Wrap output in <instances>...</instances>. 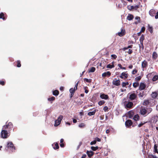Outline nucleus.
Listing matches in <instances>:
<instances>
[{
    "label": "nucleus",
    "mask_w": 158,
    "mask_h": 158,
    "mask_svg": "<svg viewBox=\"0 0 158 158\" xmlns=\"http://www.w3.org/2000/svg\"><path fill=\"white\" fill-rule=\"evenodd\" d=\"M128 84H129L128 82H123L122 83V87H125L126 85H128Z\"/></svg>",
    "instance_id": "obj_43"
},
{
    "label": "nucleus",
    "mask_w": 158,
    "mask_h": 158,
    "mask_svg": "<svg viewBox=\"0 0 158 158\" xmlns=\"http://www.w3.org/2000/svg\"><path fill=\"white\" fill-rule=\"evenodd\" d=\"M85 125L84 123H81L79 125V127L80 128H83L85 127Z\"/></svg>",
    "instance_id": "obj_41"
},
{
    "label": "nucleus",
    "mask_w": 158,
    "mask_h": 158,
    "mask_svg": "<svg viewBox=\"0 0 158 158\" xmlns=\"http://www.w3.org/2000/svg\"><path fill=\"white\" fill-rule=\"evenodd\" d=\"M76 90V89H75L71 88L69 89V91L70 93H74L75 91Z\"/></svg>",
    "instance_id": "obj_42"
},
{
    "label": "nucleus",
    "mask_w": 158,
    "mask_h": 158,
    "mask_svg": "<svg viewBox=\"0 0 158 158\" xmlns=\"http://www.w3.org/2000/svg\"><path fill=\"white\" fill-rule=\"evenodd\" d=\"M95 110L93 111L92 112H90L88 113V115L89 116H91L94 115L95 114Z\"/></svg>",
    "instance_id": "obj_33"
},
{
    "label": "nucleus",
    "mask_w": 158,
    "mask_h": 158,
    "mask_svg": "<svg viewBox=\"0 0 158 158\" xmlns=\"http://www.w3.org/2000/svg\"><path fill=\"white\" fill-rule=\"evenodd\" d=\"M61 123V122L58 120H56L55 121L54 126L57 127Z\"/></svg>",
    "instance_id": "obj_21"
},
{
    "label": "nucleus",
    "mask_w": 158,
    "mask_h": 158,
    "mask_svg": "<svg viewBox=\"0 0 158 158\" xmlns=\"http://www.w3.org/2000/svg\"><path fill=\"white\" fill-rule=\"evenodd\" d=\"M108 107L107 106H105L104 108H103V110L105 111V112H106L107 111V110H108Z\"/></svg>",
    "instance_id": "obj_56"
},
{
    "label": "nucleus",
    "mask_w": 158,
    "mask_h": 158,
    "mask_svg": "<svg viewBox=\"0 0 158 158\" xmlns=\"http://www.w3.org/2000/svg\"><path fill=\"white\" fill-rule=\"evenodd\" d=\"M84 81L87 82H90L91 81V80L90 79H88L86 78H85L84 79Z\"/></svg>",
    "instance_id": "obj_49"
},
{
    "label": "nucleus",
    "mask_w": 158,
    "mask_h": 158,
    "mask_svg": "<svg viewBox=\"0 0 158 158\" xmlns=\"http://www.w3.org/2000/svg\"><path fill=\"white\" fill-rule=\"evenodd\" d=\"M141 79V77L140 76H138V77H136L135 79V81H139Z\"/></svg>",
    "instance_id": "obj_47"
},
{
    "label": "nucleus",
    "mask_w": 158,
    "mask_h": 158,
    "mask_svg": "<svg viewBox=\"0 0 158 158\" xmlns=\"http://www.w3.org/2000/svg\"><path fill=\"white\" fill-rule=\"evenodd\" d=\"M128 95H130L129 98L131 101L135 100L137 98V95L135 93H131L130 94H128Z\"/></svg>",
    "instance_id": "obj_4"
},
{
    "label": "nucleus",
    "mask_w": 158,
    "mask_h": 158,
    "mask_svg": "<svg viewBox=\"0 0 158 158\" xmlns=\"http://www.w3.org/2000/svg\"><path fill=\"white\" fill-rule=\"evenodd\" d=\"M134 10H136L139 7V5H134Z\"/></svg>",
    "instance_id": "obj_53"
},
{
    "label": "nucleus",
    "mask_w": 158,
    "mask_h": 158,
    "mask_svg": "<svg viewBox=\"0 0 158 158\" xmlns=\"http://www.w3.org/2000/svg\"><path fill=\"white\" fill-rule=\"evenodd\" d=\"M138 96L141 99L143 98L144 96V94L143 92H140L138 94Z\"/></svg>",
    "instance_id": "obj_27"
},
{
    "label": "nucleus",
    "mask_w": 158,
    "mask_h": 158,
    "mask_svg": "<svg viewBox=\"0 0 158 158\" xmlns=\"http://www.w3.org/2000/svg\"><path fill=\"white\" fill-rule=\"evenodd\" d=\"M133 85L134 87L136 88L139 85V83L137 82L134 83Z\"/></svg>",
    "instance_id": "obj_35"
},
{
    "label": "nucleus",
    "mask_w": 158,
    "mask_h": 158,
    "mask_svg": "<svg viewBox=\"0 0 158 158\" xmlns=\"http://www.w3.org/2000/svg\"><path fill=\"white\" fill-rule=\"evenodd\" d=\"M64 87H63V86H61L60 88V90L61 91H62L64 90Z\"/></svg>",
    "instance_id": "obj_61"
},
{
    "label": "nucleus",
    "mask_w": 158,
    "mask_h": 158,
    "mask_svg": "<svg viewBox=\"0 0 158 158\" xmlns=\"http://www.w3.org/2000/svg\"><path fill=\"white\" fill-rule=\"evenodd\" d=\"M111 56L112 58H113L114 59H115L117 57L116 55L115 54L111 55Z\"/></svg>",
    "instance_id": "obj_52"
},
{
    "label": "nucleus",
    "mask_w": 158,
    "mask_h": 158,
    "mask_svg": "<svg viewBox=\"0 0 158 158\" xmlns=\"http://www.w3.org/2000/svg\"><path fill=\"white\" fill-rule=\"evenodd\" d=\"M148 158H158L156 156L152 154H150L148 156Z\"/></svg>",
    "instance_id": "obj_31"
},
{
    "label": "nucleus",
    "mask_w": 158,
    "mask_h": 158,
    "mask_svg": "<svg viewBox=\"0 0 158 158\" xmlns=\"http://www.w3.org/2000/svg\"><path fill=\"white\" fill-rule=\"evenodd\" d=\"M157 145L155 144L154 146V152H156L158 154V151L157 149Z\"/></svg>",
    "instance_id": "obj_32"
},
{
    "label": "nucleus",
    "mask_w": 158,
    "mask_h": 158,
    "mask_svg": "<svg viewBox=\"0 0 158 158\" xmlns=\"http://www.w3.org/2000/svg\"><path fill=\"white\" fill-rule=\"evenodd\" d=\"M146 123V122H142L139 124H138V127H141L142 126H143L144 124L145 123Z\"/></svg>",
    "instance_id": "obj_40"
},
{
    "label": "nucleus",
    "mask_w": 158,
    "mask_h": 158,
    "mask_svg": "<svg viewBox=\"0 0 158 158\" xmlns=\"http://www.w3.org/2000/svg\"><path fill=\"white\" fill-rule=\"evenodd\" d=\"M112 64H109L107 65L106 67L108 68L111 69L114 67V62H113L111 63Z\"/></svg>",
    "instance_id": "obj_19"
},
{
    "label": "nucleus",
    "mask_w": 158,
    "mask_h": 158,
    "mask_svg": "<svg viewBox=\"0 0 158 158\" xmlns=\"http://www.w3.org/2000/svg\"><path fill=\"white\" fill-rule=\"evenodd\" d=\"M133 103L131 102H129L126 105V106L127 108H131L132 105Z\"/></svg>",
    "instance_id": "obj_20"
},
{
    "label": "nucleus",
    "mask_w": 158,
    "mask_h": 158,
    "mask_svg": "<svg viewBox=\"0 0 158 158\" xmlns=\"http://www.w3.org/2000/svg\"><path fill=\"white\" fill-rule=\"evenodd\" d=\"M148 65V62L145 60H144L142 63V67L143 69V70H144V69Z\"/></svg>",
    "instance_id": "obj_9"
},
{
    "label": "nucleus",
    "mask_w": 158,
    "mask_h": 158,
    "mask_svg": "<svg viewBox=\"0 0 158 158\" xmlns=\"http://www.w3.org/2000/svg\"><path fill=\"white\" fill-rule=\"evenodd\" d=\"M104 103L105 101H101L98 102V104L99 106H101L102 105L104 104Z\"/></svg>",
    "instance_id": "obj_44"
},
{
    "label": "nucleus",
    "mask_w": 158,
    "mask_h": 158,
    "mask_svg": "<svg viewBox=\"0 0 158 158\" xmlns=\"http://www.w3.org/2000/svg\"><path fill=\"white\" fill-rule=\"evenodd\" d=\"M148 102H149L148 101H145L143 103V105H146L148 104Z\"/></svg>",
    "instance_id": "obj_55"
},
{
    "label": "nucleus",
    "mask_w": 158,
    "mask_h": 158,
    "mask_svg": "<svg viewBox=\"0 0 158 158\" xmlns=\"http://www.w3.org/2000/svg\"><path fill=\"white\" fill-rule=\"evenodd\" d=\"M144 36L143 35H142L140 37L139 39V41L140 42V44H141L142 46V49H143V41L144 40Z\"/></svg>",
    "instance_id": "obj_14"
},
{
    "label": "nucleus",
    "mask_w": 158,
    "mask_h": 158,
    "mask_svg": "<svg viewBox=\"0 0 158 158\" xmlns=\"http://www.w3.org/2000/svg\"><path fill=\"white\" fill-rule=\"evenodd\" d=\"M145 28L144 27H143L141 28L140 32H143L145 31Z\"/></svg>",
    "instance_id": "obj_57"
},
{
    "label": "nucleus",
    "mask_w": 158,
    "mask_h": 158,
    "mask_svg": "<svg viewBox=\"0 0 158 158\" xmlns=\"http://www.w3.org/2000/svg\"><path fill=\"white\" fill-rule=\"evenodd\" d=\"M13 125L12 123H9L8 124L2 127V129H7L9 131L12 130Z\"/></svg>",
    "instance_id": "obj_2"
},
{
    "label": "nucleus",
    "mask_w": 158,
    "mask_h": 158,
    "mask_svg": "<svg viewBox=\"0 0 158 158\" xmlns=\"http://www.w3.org/2000/svg\"><path fill=\"white\" fill-rule=\"evenodd\" d=\"M125 33V30L123 29H122L120 32L118 33V35L120 36H122L124 35Z\"/></svg>",
    "instance_id": "obj_15"
},
{
    "label": "nucleus",
    "mask_w": 158,
    "mask_h": 158,
    "mask_svg": "<svg viewBox=\"0 0 158 158\" xmlns=\"http://www.w3.org/2000/svg\"><path fill=\"white\" fill-rule=\"evenodd\" d=\"M152 97L153 98H155L157 96V93L156 92H153L152 93Z\"/></svg>",
    "instance_id": "obj_26"
},
{
    "label": "nucleus",
    "mask_w": 158,
    "mask_h": 158,
    "mask_svg": "<svg viewBox=\"0 0 158 158\" xmlns=\"http://www.w3.org/2000/svg\"><path fill=\"white\" fill-rule=\"evenodd\" d=\"M128 48H131V45H130V46H129L127 48H124V50H125L126 49H127Z\"/></svg>",
    "instance_id": "obj_63"
},
{
    "label": "nucleus",
    "mask_w": 158,
    "mask_h": 158,
    "mask_svg": "<svg viewBox=\"0 0 158 158\" xmlns=\"http://www.w3.org/2000/svg\"><path fill=\"white\" fill-rule=\"evenodd\" d=\"M5 83L3 81H0V84L2 85H4Z\"/></svg>",
    "instance_id": "obj_60"
},
{
    "label": "nucleus",
    "mask_w": 158,
    "mask_h": 158,
    "mask_svg": "<svg viewBox=\"0 0 158 158\" xmlns=\"http://www.w3.org/2000/svg\"><path fill=\"white\" fill-rule=\"evenodd\" d=\"M145 87L146 85L144 83H141L139 88V89L140 90H143L145 88Z\"/></svg>",
    "instance_id": "obj_11"
},
{
    "label": "nucleus",
    "mask_w": 158,
    "mask_h": 158,
    "mask_svg": "<svg viewBox=\"0 0 158 158\" xmlns=\"http://www.w3.org/2000/svg\"><path fill=\"white\" fill-rule=\"evenodd\" d=\"M86 153L87 155L89 157H91L94 154V152L91 151H87Z\"/></svg>",
    "instance_id": "obj_16"
},
{
    "label": "nucleus",
    "mask_w": 158,
    "mask_h": 158,
    "mask_svg": "<svg viewBox=\"0 0 158 158\" xmlns=\"http://www.w3.org/2000/svg\"><path fill=\"white\" fill-rule=\"evenodd\" d=\"M52 93L54 95L57 96L59 94V92L58 90H56L53 91Z\"/></svg>",
    "instance_id": "obj_25"
},
{
    "label": "nucleus",
    "mask_w": 158,
    "mask_h": 158,
    "mask_svg": "<svg viewBox=\"0 0 158 158\" xmlns=\"http://www.w3.org/2000/svg\"><path fill=\"white\" fill-rule=\"evenodd\" d=\"M98 146L96 147L92 146L91 147V149L94 151H96V150L98 149Z\"/></svg>",
    "instance_id": "obj_39"
},
{
    "label": "nucleus",
    "mask_w": 158,
    "mask_h": 158,
    "mask_svg": "<svg viewBox=\"0 0 158 158\" xmlns=\"http://www.w3.org/2000/svg\"><path fill=\"white\" fill-rule=\"evenodd\" d=\"M158 79V76L155 75L152 78V80L153 81H155Z\"/></svg>",
    "instance_id": "obj_37"
},
{
    "label": "nucleus",
    "mask_w": 158,
    "mask_h": 158,
    "mask_svg": "<svg viewBox=\"0 0 158 158\" xmlns=\"http://www.w3.org/2000/svg\"><path fill=\"white\" fill-rule=\"evenodd\" d=\"M55 99V98L53 96L49 98H48V100L49 101H54Z\"/></svg>",
    "instance_id": "obj_29"
},
{
    "label": "nucleus",
    "mask_w": 158,
    "mask_h": 158,
    "mask_svg": "<svg viewBox=\"0 0 158 158\" xmlns=\"http://www.w3.org/2000/svg\"><path fill=\"white\" fill-rule=\"evenodd\" d=\"M132 124V122L131 120H128L126 121L125 123L126 126L127 127H129L131 126Z\"/></svg>",
    "instance_id": "obj_6"
},
{
    "label": "nucleus",
    "mask_w": 158,
    "mask_h": 158,
    "mask_svg": "<svg viewBox=\"0 0 158 158\" xmlns=\"http://www.w3.org/2000/svg\"><path fill=\"white\" fill-rule=\"evenodd\" d=\"M133 15L131 14H128L127 17V19L130 21L131 20L133 19Z\"/></svg>",
    "instance_id": "obj_22"
},
{
    "label": "nucleus",
    "mask_w": 158,
    "mask_h": 158,
    "mask_svg": "<svg viewBox=\"0 0 158 158\" xmlns=\"http://www.w3.org/2000/svg\"><path fill=\"white\" fill-rule=\"evenodd\" d=\"M112 83L113 85L116 86H118L120 85V81L119 80H114L112 81Z\"/></svg>",
    "instance_id": "obj_7"
},
{
    "label": "nucleus",
    "mask_w": 158,
    "mask_h": 158,
    "mask_svg": "<svg viewBox=\"0 0 158 158\" xmlns=\"http://www.w3.org/2000/svg\"><path fill=\"white\" fill-rule=\"evenodd\" d=\"M65 123L66 125H68L69 126H70L71 125V123L68 122H65Z\"/></svg>",
    "instance_id": "obj_62"
},
{
    "label": "nucleus",
    "mask_w": 158,
    "mask_h": 158,
    "mask_svg": "<svg viewBox=\"0 0 158 158\" xmlns=\"http://www.w3.org/2000/svg\"><path fill=\"white\" fill-rule=\"evenodd\" d=\"M100 97L102 99H106L108 98V96L107 95L103 94H101Z\"/></svg>",
    "instance_id": "obj_17"
},
{
    "label": "nucleus",
    "mask_w": 158,
    "mask_h": 158,
    "mask_svg": "<svg viewBox=\"0 0 158 158\" xmlns=\"http://www.w3.org/2000/svg\"><path fill=\"white\" fill-rule=\"evenodd\" d=\"M156 11L154 9H151L149 11V14L152 16H154L156 14Z\"/></svg>",
    "instance_id": "obj_13"
},
{
    "label": "nucleus",
    "mask_w": 158,
    "mask_h": 158,
    "mask_svg": "<svg viewBox=\"0 0 158 158\" xmlns=\"http://www.w3.org/2000/svg\"><path fill=\"white\" fill-rule=\"evenodd\" d=\"M63 118V116L62 115H60L58 118L57 120L61 122V121Z\"/></svg>",
    "instance_id": "obj_38"
},
{
    "label": "nucleus",
    "mask_w": 158,
    "mask_h": 158,
    "mask_svg": "<svg viewBox=\"0 0 158 158\" xmlns=\"http://www.w3.org/2000/svg\"><path fill=\"white\" fill-rule=\"evenodd\" d=\"M95 140H96V142L97 141L98 142H100L101 141V139L98 138H96L95 139Z\"/></svg>",
    "instance_id": "obj_59"
},
{
    "label": "nucleus",
    "mask_w": 158,
    "mask_h": 158,
    "mask_svg": "<svg viewBox=\"0 0 158 158\" xmlns=\"http://www.w3.org/2000/svg\"><path fill=\"white\" fill-rule=\"evenodd\" d=\"M1 136L3 138H6L9 136L8 133L7 131L4 129H3L1 132Z\"/></svg>",
    "instance_id": "obj_3"
},
{
    "label": "nucleus",
    "mask_w": 158,
    "mask_h": 158,
    "mask_svg": "<svg viewBox=\"0 0 158 158\" xmlns=\"http://www.w3.org/2000/svg\"><path fill=\"white\" fill-rule=\"evenodd\" d=\"M79 83V81H78L75 84V87L74 88L75 89L77 90V89L78 85Z\"/></svg>",
    "instance_id": "obj_50"
},
{
    "label": "nucleus",
    "mask_w": 158,
    "mask_h": 158,
    "mask_svg": "<svg viewBox=\"0 0 158 158\" xmlns=\"http://www.w3.org/2000/svg\"><path fill=\"white\" fill-rule=\"evenodd\" d=\"M139 119V117L138 114L135 115L133 119L135 121L138 120Z\"/></svg>",
    "instance_id": "obj_24"
},
{
    "label": "nucleus",
    "mask_w": 158,
    "mask_h": 158,
    "mask_svg": "<svg viewBox=\"0 0 158 158\" xmlns=\"http://www.w3.org/2000/svg\"><path fill=\"white\" fill-rule=\"evenodd\" d=\"M120 77L121 78H127V74L125 73H122L121 74V76H120Z\"/></svg>",
    "instance_id": "obj_18"
},
{
    "label": "nucleus",
    "mask_w": 158,
    "mask_h": 158,
    "mask_svg": "<svg viewBox=\"0 0 158 158\" xmlns=\"http://www.w3.org/2000/svg\"><path fill=\"white\" fill-rule=\"evenodd\" d=\"M95 70V68L94 67H92L89 70V72H94Z\"/></svg>",
    "instance_id": "obj_34"
},
{
    "label": "nucleus",
    "mask_w": 158,
    "mask_h": 158,
    "mask_svg": "<svg viewBox=\"0 0 158 158\" xmlns=\"http://www.w3.org/2000/svg\"><path fill=\"white\" fill-rule=\"evenodd\" d=\"M54 149H58L59 148L58 144L57 143H56L55 144V146L53 147Z\"/></svg>",
    "instance_id": "obj_36"
},
{
    "label": "nucleus",
    "mask_w": 158,
    "mask_h": 158,
    "mask_svg": "<svg viewBox=\"0 0 158 158\" xmlns=\"http://www.w3.org/2000/svg\"><path fill=\"white\" fill-rule=\"evenodd\" d=\"M118 66L121 69H125L126 68L124 67H122L121 64H118Z\"/></svg>",
    "instance_id": "obj_45"
},
{
    "label": "nucleus",
    "mask_w": 158,
    "mask_h": 158,
    "mask_svg": "<svg viewBox=\"0 0 158 158\" xmlns=\"http://www.w3.org/2000/svg\"><path fill=\"white\" fill-rule=\"evenodd\" d=\"M96 143V140H94L93 141H91L90 143V144L91 145H93V144H95Z\"/></svg>",
    "instance_id": "obj_51"
},
{
    "label": "nucleus",
    "mask_w": 158,
    "mask_h": 158,
    "mask_svg": "<svg viewBox=\"0 0 158 158\" xmlns=\"http://www.w3.org/2000/svg\"><path fill=\"white\" fill-rule=\"evenodd\" d=\"M157 57V54L155 52H154L152 54V58L156 59Z\"/></svg>",
    "instance_id": "obj_28"
},
{
    "label": "nucleus",
    "mask_w": 158,
    "mask_h": 158,
    "mask_svg": "<svg viewBox=\"0 0 158 158\" xmlns=\"http://www.w3.org/2000/svg\"><path fill=\"white\" fill-rule=\"evenodd\" d=\"M111 75V73L110 72L108 71L106 72H105L103 73L102 74V77H105L106 76H107L109 77Z\"/></svg>",
    "instance_id": "obj_12"
},
{
    "label": "nucleus",
    "mask_w": 158,
    "mask_h": 158,
    "mask_svg": "<svg viewBox=\"0 0 158 158\" xmlns=\"http://www.w3.org/2000/svg\"><path fill=\"white\" fill-rule=\"evenodd\" d=\"M155 18L156 19L158 18V12L156 13V15L155 16Z\"/></svg>",
    "instance_id": "obj_64"
},
{
    "label": "nucleus",
    "mask_w": 158,
    "mask_h": 158,
    "mask_svg": "<svg viewBox=\"0 0 158 158\" xmlns=\"http://www.w3.org/2000/svg\"><path fill=\"white\" fill-rule=\"evenodd\" d=\"M0 19H2L3 20L5 19V18L4 17V14L3 13H1L0 14Z\"/></svg>",
    "instance_id": "obj_30"
},
{
    "label": "nucleus",
    "mask_w": 158,
    "mask_h": 158,
    "mask_svg": "<svg viewBox=\"0 0 158 158\" xmlns=\"http://www.w3.org/2000/svg\"><path fill=\"white\" fill-rule=\"evenodd\" d=\"M152 109L151 108H147L146 109V111L147 112V115H148L152 111Z\"/></svg>",
    "instance_id": "obj_23"
},
{
    "label": "nucleus",
    "mask_w": 158,
    "mask_h": 158,
    "mask_svg": "<svg viewBox=\"0 0 158 158\" xmlns=\"http://www.w3.org/2000/svg\"><path fill=\"white\" fill-rule=\"evenodd\" d=\"M146 112V108L144 107H141L140 110V114L146 116L147 115Z\"/></svg>",
    "instance_id": "obj_5"
},
{
    "label": "nucleus",
    "mask_w": 158,
    "mask_h": 158,
    "mask_svg": "<svg viewBox=\"0 0 158 158\" xmlns=\"http://www.w3.org/2000/svg\"><path fill=\"white\" fill-rule=\"evenodd\" d=\"M17 67H20L21 66V64H20V62L19 60H18L17 61Z\"/></svg>",
    "instance_id": "obj_46"
},
{
    "label": "nucleus",
    "mask_w": 158,
    "mask_h": 158,
    "mask_svg": "<svg viewBox=\"0 0 158 158\" xmlns=\"http://www.w3.org/2000/svg\"><path fill=\"white\" fill-rule=\"evenodd\" d=\"M15 147L12 142H7V146L6 148V150L9 152H13L15 150Z\"/></svg>",
    "instance_id": "obj_1"
},
{
    "label": "nucleus",
    "mask_w": 158,
    "mask_h": 158,
    "mask_svg": "<svg viewBox=\"0 0 158 158\" xmlns=\"http://www.w3.org/2000/svg\"><path fill=\"white\" fill-rule=\"evenodd\" d=\"M134 115V113L133 111L130 110L129 111L127 114V116L130 118H131Z\"/></svg>",
    "instance_id": "obj_8"
},
{
    "label": "nucleus",
    "mask_w": 158,
    "mask_h": 158,
    "mask_svg": "<svg viewBox=\"0 0 158 158\" xmlns=\"http://www.w3.org/2000/svg\"><path fill=\"white\" fill-rule=\"evenodd\" d=\"M158 117L157 116H154L152 117L151 119V122L154 123H156L157 121Z\"/></svg>",
    "instance_id": "obj_10"
},
{
    "label": "nucleus",
    "mask_w": 158,
    "mask_h": 158,
    "mask_svg": "<svg viewBox=\"0 0 158 158\" xmlns=\"http://www.w3.org/2000/svg\"><path fill=\"white\" fill-rule=\"evenodd\" d=\"M148 30L149 31L152 33L153 32V28L152 27H149L148 28Z\"/></svg>",
    "instance_id": "obj_48"
},
{
    "label": "nucleus",
    "mask_w": 158,
    "mask_h": 158,
    "mask_svg": "<svg viewBox=\"0 0 158 158\" xmlns=\"http://www.w3.org/2000/svg\"><path fill=\"white\" fill-rule=\"evenodd\" d=\"M137 71L136 69L133 70L132 72V74H134L137 72Z\"/></svg>",
    "instance_id": "obj_54"
},
{
    "label": "nucleus",
    "mask_w": 158,
    "mask_h": 158,
    "mask_svg": "<svg viewBox=\"0 0 158 158\" xmlns=\"http://www.w3.org/2000/svg\"><path fill=\"white\" fill-rule=\"evenodd\" d=\"M132 52V50L129 49L127 52L129 54H131Z\"/></svg>",
    "instance_id": "obj_58"
}]
</instances>
